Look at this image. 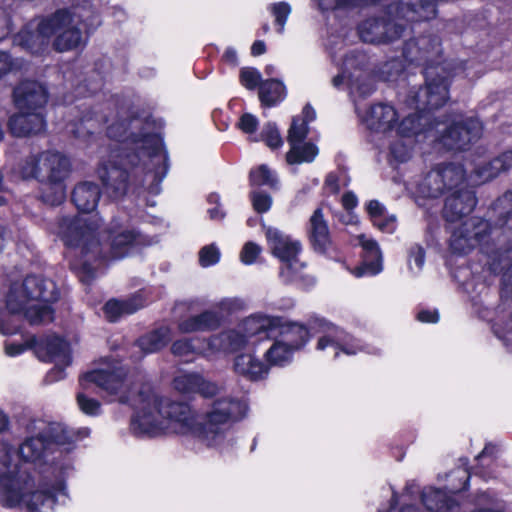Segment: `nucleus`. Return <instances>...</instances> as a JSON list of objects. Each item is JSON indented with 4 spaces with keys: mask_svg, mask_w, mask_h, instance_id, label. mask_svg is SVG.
Returning <instances> with one entry per match:
<instances>
[{
    "mask_svg": "<svg viewBox=\"0 0 512 512\" xmlns=\"http://www.w3.org/2000/svg\"><path fill=\"white\" fill-rule=\"evenodd\" d=\"M152 126V121L140 117L108 125L107 135L117 146L102 157L97 169L108 197L120 199L137 185L151 194L160 192L168 171L167 153Z\"/></svg>",
    "mask_w": 512,
    "mask_h": 512,
    "instance_id": "obj_1",
    "label": "nucleus"
},
{
    "mask_svg": "<svg viewBox=\"0 0 512 512\" xmlns=\"http://www.w3.org/2000/svg\"><path fill=\"white\" fill-rule=\"evenodd\" d=\"M440 51V42L435 36H421L404 45L403 57L406 61L425 65L426 83L419 90L410 92L406 104L416 112L399 123L397 138L390 145V157L398 163L410 159L412 136L424 133L426 137H431L433 129L429 128L428 123L430 111L441 107L448 100V64H433Z\"/></svg>",
    "mask_w": 512,
    "mask_h": 512,
    "instance_id": "obj_2",
    "label": "nucleus"
},
{
    "mask_svg": "<svg viewBox=\"0 0 512 512\" xmlns=\"http://www.w3.org/2000/svg\"><path fill=\"white\" fill-rule=\"evenodd\" d=\"M101 219L95 215L63 217L57 234L64 244L79 250L80 259L73 262V269L81 270L88 277L94 276V262L100 259H122L150 241L141 233L114 222L107 231H101Z\"/></svg>",
    "mask_w": 512,
    "mask_h": 512,
    "instance_id": "obj_3",
    "label": "nucleus"
},
{
    "mask_svg": "<svg viewBox=\"0 0 512 512\" xmlns=\"http://www.w3.org/2000/svg\"><path fill=\"white\" fill-rule=\"evenodd\" d=\"M13 445L0 439V504L13 508L23 504L29 512H49L56 503L58 494H65V478L71 470V464L52 462L49 466L53 476L51 489L45 482L41 489L33 490L30 474L19 464H13Z\"/></svg>",
    "mask_w": 512,
    "mask_h": 512,
    "instance_id": "obj_4",
    "label": "nucleus"
},
{
    "mask_svg": "<svg viewBox=\"0 0 512 512\" xmlns=\"http://www.w3.org/2000/svg\"><path fill=\"white\" fill-rule=\"evenodd\" d=\"M58 299L55 283L38 275L27 276L21 285H13L6 300V310L0 315V333L14 335L22 331V319L30 324L53 320L51 303Z\"/></svg>",
    "mask_w": 512,
    "mask_h": 512,
    "instance_id": "obj_5",
    "label": "nucleus"
},
{
    "mask_svg": "<svg viewBox=\"0 0 512 512\" xmlns=\"http://www.w3.org/2000/svg\"><path fill=\"white\" fill-rule=\"evenodd\" d=\"M135 409L131 431L139 437H155L163 433L188 434L192 429V408L187 403L172 402L145 386L130 397Z\"/></svg>",
    "mask_w": 512,
    "mask_h": 512,
    "instance_id": "obj_6",
    "label": "nucleus"
},
{
    "mask_svg": "<svg viewBox=\"0 0 512 512\" xmlns=\"http://www.w3.org/2000/svg\"><path fill=\"white\" fill-rule=\"evenodd\" d=\"M465 179V171L460 164L438 165L429 171L417 184L415 194L420 198H438L453 191L446 199L443 214L450 223H457L468 216L477 204L473 191L458 189Z\"/></svg>",
    "mask_w": 512,
    "mask_h": 512,
    "instance_id": "obj_7",
    "label": "nucleus"
},
{
    "mask_svg": "<svg viewBox=\"0 0 512 512\" xmlns=\"http://www.w3.org/2000/svg\"><path fill=\"white\" fill-rule=\"evenodd\" d=\"M248 412L249 405L244 398L218 397L211 402L203 423L197 421L196 412L192 409V429L188 434L205 446L223 452L231 446V425L246 418Z\"/></svg>",
    "mask_w": 512,
    "mask_h": 512,
    "instance_id": "obj_8",
    "label": "nucleus"
},
{
    "mask_svg": "<svg viewBox=\"0 0 512 512\" xmlns=\"http://www.w3.org/2000/svg\"><path fill=\"white\" fill-rule=\"evenodd\" d=\"M236 329L240 340L239 350L255 346L266 339H273L296 352L310 339L308 328L303 324L264 313H254L246 317Z\"/></svg>",
    "mask_w": 512,
    "mask_h": 512,
    "instance_id": "obj_9",
    "label": "nucleus"
},
{
    "mask_svg": "<svg viewBox=\"0 0 512 512\" xmlns=\"http://www.w3.org/2000/svg\"><path fill=\"white\" fill-rule=\"evenodd\" d=\"M434 0H414L412 3H400L389 7L390 19L368 18L358 26V34L363 42L372 44L388 43L399 39L403 26L399 20L417 22L430 20L436 16Z\"/></svg>",
    "mask_w": 512,
    "mask_h": 512,
    "instance_id": "obj_10",
    "label": "nucleus"
},
{
    "mask_svg": "<svg viewBox=\"0 0 512 512\" xmlns=\"http://www.w3.org/2000/svg\"><path fill=\"white\" fill-rule=\"evenodd\" d=\"M71 171L70 160L60 152L44 151L27 157L20 167L23 179L36 178L43 184V202L55 206L66 198L65 180Z\"/></svg>",
    "mask_w": 512,
    "mask_h": 512,
    "instance_id": "obj_11",
    "label": "nucleus"
},
{
    "mask_svg": "<svg viewBox=\"0 0 512 512\" xmlns=\"http://www.w3.org/2000/svg\"><path fill=\"white\" fill-rule=\"evenodd\" d=\"M24 429L27 436L19 445V457L38 467L48 464L49 456L72 439L63 424L41 418L27 420Z\"/></svg>",
    "mask_w": 512,
    "mask_h": 512,
    "instance_id": "obj_12",
    "label": "nucleus"
},
{
    "mask_svg": "<svg viewBox=\"0 0 512 512\" xmlns=\"http://www.w3.org/2000/svg\"><path fill=\"white\" fill-rule=\"evenodd\" d=\"M490 219L495 222L493 236L497 240V250L489 253L493 271H503L504 291L512 292V191H506L491 205Z\"/></svg>",
    "mask_w": 512,
    "mask_h": 512,
    "instance_id": "obj_13",
    "label": "nucleus"
},
{
    "mask_svg": "<svg viewBox=\"0 0 512 512\" xmlns=\"http://www.w3.org/2000/svg\"><path fill=\"white\" fill-rule=\"evenodd\" d=\"M450 237L448 240L449 251L456 256H465L472 252L475 248L480 247L481 252L485 255V267L487 270L494 274L502 275V283L504 284V274L507 266L503 271H493L490 267V256L497 250V240L493 236L494 230L490 221L472 217L466 219L459 224H450Z\"/></svg>",
    "mask_w": 512,
    "mask_h": 512,
    "instance_id": "obj_14",
    "label": "nucleus"
},
{
    "mask_svg": "<svg viewBox=\"0 0 512 512\" xmlns=\"http://www.w3.org/2000/svg\"><path fill=\"white\" fill-rule=\"evenodd\" d=\"M266 238L272 254L281 262L279 275L284 282H314L304 273L305 263L299 258L302 251L300 241L276 228H268Z\"/></svg>",
    "mask_w": 512,
    "mask_h": 512,
    "instance_id": "obj_15",
    "label": "nucleus"
},
{
    "mask_svg": "<svg viewBox=\"0 0 512 512\" xmlns=\"http://www.w3.org/2000/svg\"><path fill=\"white\" fill-rule=\"evenodd\" d=\"M239 336L236 327L209 338H184L173 342L171 352L185 363L197 357H211L220 352L232 353L239 350Z\"/></svg>",
    "mask_w": 512,
    "mask_h": 512,
    "instance_id": "obj_16",
    "label": "nucleus"
},
{
    "mask_svg": "<svg viewBox=\"0 0 512 512\" xmlns=\"http://www.w3.org/2000/svg\"><path fill=\"white\" fill-rule=\"evenodd\" d=\"M428 123L433 129L431 137L448 150H467L483 133L481 122L474 117L453 120L445 125L440 122L432 124L431 120Z\"/></svg>",
    "mask_w": 512,
    "mask_h": 512,
    "instance_id": "obj_17",
    "label": "nucleus"
},
{
    "mask_svg": "<svg viewBox=\"0 0 512 512\" xmlns=\"http://www.w3.org/2000/svg\"><path fill=\"white\" fill-rule=\"evenodd\" d=\"M368 57L361 52L353 51L343 61V71L332 79L335 88L347 84L352 95L367 97L375 89L374 80L367 68Z\"/></svg>",
    "mask_w": 512,
    "mask_h": 512,
    "instance_id": "obj_18",
    "label": "nucleus"
},
{
    "mask_svg": "<svg viewBox=\"0 0 512 512\" xmlns=\"http://www.w3.org/2000/svg\"><path fill=\"white\" fill-rule=\"evenodd\" d=\"M309 325L320 334L316 343L317 351L333 358H337L340 352L352 356L365 351V347L357 339L325 319L315 318L309 321Z\"/></svg>",
    "mask_w": 512,
    "mask_h": 512,
    "instance_id": "obj_19",
    "label": "nucleus"
},
{
    "mask_svg": "<svg viewBox=\"0 0 512 512\" xmlns=\"http://www.w3.org/2000/svg\"><path fill=\"white\" fill-rule=\"evenodd\" d=\"M445 490L427 487L422 491L421 499L427 510L431 512H456L459 507L453 495L468 486L470 473L466 468H457L448 475Z\"/></svg>",
    "mask_w": 512,
    "mask_h": 512,
    "instance_id": "obj_20",
    "label": "nucleus"
},
{
    "mask_svg": "<svg viewBox=\"0 0 512 512\" xmlns=\"http://www.w3.org/2000/svg\"><path fill=\"white\" fill-rule=\"evenodd\" d=\"M93 383L101 388L114 400L129 403L133 395L129 382L126 380V370L117 361H109L103 367L92 370L84 375L82 384Z\"/></svg>",
    "mask_w": 512,
    "mask_h": 512,
    "instance_id": "obj_21",
    "label": "nucleus"
},
{
    "mask_svg": "<svg viewBox=\"0 0 512 512\" xmlns=\"http://www.w3.org/2000/svg\"><path fill=\"white\" fill-rule=\"evenodd\" d=\"M34 353L41 361L54 363V368L47 375L49 381L65 377L64 370L72 361L68 342L55 335L35 337Z\"/></svg>",
    "mask_w": 512,
    "mask_h": 512,
    "instance_id": "obj_22",
    "label": "nucleus"
},
{
    "mask_svg": "<svg viewBox=\"0 0 512 512\" xmlns=\"http://www.w3.org/2000/svg\"><path fill=\"white\" fill-rule=\"evenodd\" d=\"M359 117L367 129L373 133L387 134L397 129L398 113L389 104L378 103L371 105L365 111L356 108Z\"/></svg>",
    "mask_w": 512,
    "mask_h": 512,
    "instance_id": "obj_23",
    "label": "nucleus"
},
{
    "mask_svg": "<svg viewBox=\"0 0 512 512\" xmlns=\"http://www.w3.org/2000/svg\"><path fill=\"white\" fill-rule=\"evenodd\" d=\"M13 98L20 111H42L47 102V91L41 83L26 80L14 89Z\"/></svg>",
    "mask_w": 512,
    "mask_h": 512,
    "instance_id": "obj_24",
    "label": "nucleus"
},
{
    "mask_svg": "<svg viewBox=\"0 0 512 512\" xmlns=\"http://www.w3.org/2000/svg\"><path fill=\"white\" fill-rule=\"evenodd\" d=\"M357 240L363 251V261L360 266L352 270V274L358 278L379 274L383 270V264L378 243L364 234L359 235Z\"/></svg>",
    "mask_w": 512,
    "mask_h": 512,
    "instance_id": "obj_25",
    "label": "nucleus"
},
{
    "mask_svg": "<svg viewBox=\"0 0 512 512\" xmlns=\"http://www.w3.org/2000/svg\"><path fill=\"white\" fill-rule=\"evenodd\" d=\"M173 387L183 395L198 393L203 397L215 396L219 387L196 372H181L173 379Z\"/></svg>",
    "mask_w": 512,
    "mask_h": 512,
    "instance_id": "obj_26",
    "label": "nucleus"
},
{
    "mask_svg": "<svg viewBox=\"0 0 512 512\" xmlns=\"http://www.w3.org/2000/svg\"><path fill=\"white\" fill-rule=\"evenodd\" d=\"M8 126L14 136L22 137L44 131L46 120L43 111L19 110L10 118Z\"/></svg>",
    "mask_w": 512,
    "mask_h": 512,
    "instance_id": "obj_27",
    "label": "nucleus"
},
{
    "mask_svg": "<svg viewBox=\"0 0 512 512\" xmlns=\"http://www.w3.org/2000/svg\"><path fill=\"white\" fill-rule=\"evenodd\" d=\"M309 236L315 251L326 253L332 246L329 228L322 209H316L310 217Z\"/></svg>",
    "mask_w": 512,
    "mask_h": 512,
    "instance_id": "obj_28",
    "label": "nucleus"
},
{
    "mask_svg": "<svg viewBox=\"0 0 512 512\" xmlns=\"http://www.w3.org/2000/svg\"><path fill=\"white\" fill-rule=\"evenodd\" d=\"M234 371L248 380L264 379L269 372V366L251 353L238 355L234 360Z\"/></svg>",
    "mask_w": 512,
    "mask_h": 512,
    "instance_id": "obj_29",
    "label": "nucleus"
},
{
    "mask_svg": "<svg viewBox=\"0 0 512 512\" xmlns=\"http://www.w3.org/2000/svg\"><path fill=\"white\" fill-rule=\"evenodd\" d=\"M221 323V317L213 310H206L198 315H192L178 322L181 333L203 332L216 329Z\"/></svg>",
    "mask_w": 512,
    "mask_h": 512,
    "instance_id": "obj_30",
    "label": "nucleus"
},
{
    "mask_svg": "<svg viewBox=\"0 0 512 512\" xmlns=\"http://www.w3.org/2000/svg\"><path fill=\"white\" fill-rule=\"evenodd\" d=\"M100 195V189L96 183L85 181L74 188L72 198L79 211L90 213L96 208Z\"/></svg>",
    "mask_w": 512,
    "mask_h": 512,
    "instance_id": "obj_31",
    "label": "nucleus"
},
{
    "mask_svg": "<svg viewBox=\"0 0 512 512\" xmlns=\"http://www.w3.org/2000/svg\"><path fill=\"white\" fill-rule=\"evenodd\" d=\"M76 121H70L68 130L75 137L86 140L95 132H97L102 125V117H98L95 112L84 110L80 115H77Z\"/></svg>",
    "mask_w": 512,
    "mask_h": 512,
    "instance_id": "obj_32",
    "label": "nucleus"
},
{
    "mask_svg": "<svg viewBox=\"0 0 512 512\" xmlns=\"http://www.w3.org/2000/svg\"><path fill=\"white\" fill-rule=\"evenodd\" d=\"M145 301L142 294L133 295L131 298L126 300H109L104 306L105 316L109 321H116L123 315H129L136 312L138 309L143 307Z\"/></svg>",
    "mask_w": 512,
    "mask_h": 512,
    "instance_id": "obj_33",
    "label": "nucleus"
},
{
    "mask_svg": "<svg viewBox=\"0 0 512 512\" xmlns=\"http://www.w3.org/2000/svg\"><path fill=\"white\" fill-rule=\"evenodd\" d=\"M172 338V330L162 326L139 338L137 345L145 353H155L164 348Z\"/></svg>",
    "mask_w": 512,
    "mask_h": 512,
    "instance_id": "obj_34",
    "label": "nucleus"
},
{
    "mask_svg": "<svg viewBox=\"0 0 512 512\" xmlns=\"http://www.w3.org/2000/svg\"><path fill=\"white\" fill-rule=\"evenodd\" d=\"M289 146L286 161L290 165L311 163L319 153L318 147L311 142L302 141L289 144Z\"/></svg>",
    "mask_w": 512,
    "mask_h": 512,
    "instance_id": "obj_35",
    "label": "nucleus"
},
{
    "mask_svg": "<svg viewBox=\"0 0 512 512\" xmlns=\"http://www.w3.org/2000/svg\"><path fill=\"white\" fill-rule=\"evenodd\" d=\"M499 176L493 159L490 161L474 160L471 162V169L467 178L471 183L479 185L490 182Z\"/></svg>",
    "mask_w": 512,
    "mask_h": 512,
    "instance_id": "obj_36",
    "label": "nucleus"
},
{
    "mask_svg": "<svg viewBox=\"0 0 512 512\" xmlns=\"http://www.w3.org/2000/svg\"><path fill=\"white\" fill-rule=\"evenodd\" d=\"M286 97L285 85L278 80L263 81L259 87V99L262 105L273 106Z\"/></svg>",
    "mask_w": 512,
    "mask_h": 512,
    "instance_id": "obj_37",
    "label": "nucleus"
},
{
    "mask_svg": "<svg viewBox=\"0 0 512 512\" xmlns=\"http://www.w3.org/2000/svg\"><path fill=\"white\" fill-rule=\"evenodd\" d=\"M294 351L283 343L274 340L271 347L265 353L266 361L272 366H285L292 361Z\"/></svg>",
    "mask_w": 512,
    "mask_h": 512,
    "instance_id": "obj_38",
    "label": "nucleus"
},
{
    "mask_svg": "<svg viewBox=\"0 0 512 512\" xmlns=\"http://www.w3.org/2000/svg\"><path fill=\"white\" fill-rule=\"evenodd\" d=\"M277 177L266 165H261L250 172V183L252 186L276 187Z\"/></svg>",
    "mask_w": 512,
    "mask_h": 512,
    "instance_id": "obj_39",
    "label": "nucleus"
},
{
    "mask_svg": "<svg viewBox=\"0 0 512 512\" xmlns=\"http://www.w3.org/2000/svg\"><path fill=\"white\" fill-rule=\"evenodd\" d=\"M214 311L218 313L221 319L232 313H236L245 308V302L238 297L223 298L214 304Z\"/></svg>",
    "mask_w": 512,
    "mask_h": 512,
    "instance_id": "obj_40",
    "label": "nucleus"
},
{
    "mask_svg": "<svg viewBox=\"0 0 512 512\" xmlns=\"http://www.w3.org/2000/svg\"><path fill=\"white\" fill-rule=\"evenodd\" d=\"M25 62L20 58H12L10 54L0 51V79L23 69Z\"/></svg>",
    "mask_w": 512,
    "mask_h": 512,
    "instance_id": "obj_41",
    "label": "nucleus"
},
{
    "mask_svg": "<svg viewBox=\"0 0 512 512\" xmlns=\"http://www.w3.org/2000/svg\"><path fill=\"white\" fill-rule=\"evenodd\" d=\"M309 128L306 120H300L299 117H294L291 127L288 131V143L302 142L306 139Z\"/></svg>",
    "mask_w": 512,
    "mask_h": 512,
    "instance_id": "obj_42",
    "label": "nucleus"
},
{
    "mask_svg": "<svg viewBox=\"0 0 512 512\" xmlns=\"http://www.w3.org/2000/svg\"><path fill=\"white\" fill-rule=\"evenodd\" d=\"M269 10L275 17V24L277 25L278 33L282 34L286 21L291 13V6L286 2H278L272 4Z\"/></svg>",
    "mask_w": 512,
    "mask_h": 512,
    "instance_id": "obj_43",
    "label": "nucleus"
},
{
    "mask_svg": "<svg viewBox=\"0 0 512 512\" xmlns=\"http://www.w3.org/2000/svg\"><path fill=\"white\" fill-rule=\"evenodd\" d=\"M35 336L27 337L23 342L18 343L12 340H6L4 343L5 354L9 357L21 355L27 349L34 350Z\"/></svg>",
    "mask_w": 512,
    "mask_h": 512,
    "instance_id": "obj_44",
    "label": "nucleus"
},
{
    "mask_svg": "<svg viewBox=\"0 0 512 512\" xmlns=\"http://www.w3.org/2000/svg\"><path fill=\"white\" fill-rule=\"evenodd\" d=\"M221 253L215 244L202 247L199 251V264L206 268L217 264L220 261Z\"/></svg>",
    "mask_w": 512,
    "mask_h": 512,
    "instance_id": "obj_45",
    "label": "nucleus"
},
{
    "mask_svg": "<svg viewBox=\"0 0 512 512\" xmlns=\"http://www.w3.org/2000/svg\"><path fill=\"white\" fill-rule=\"evenodd\" d=\"M240 82L245 88L253 90L262 83L261 73L253 67H244L240 70Z\"/></svg>",
    "mask_w": 512,
    "mask_h": 512,
    "instance_id": "obj_46",
    "label": "nucleus"
},
{
    "mask_svg": "<svg viewBox=\"0 0 512 512\" xmlns=\"http://www.w3.org/2000/svg\"><path fill=\"white\" fill-rule=\"evenodd\" d=\"M77 404L79 409L86 415L98 416L101 413V404L99 401L86 396L84 393L77 394Z\"/></svg>",
    "mask_w": 512,
    "mask_h": 512,
    "instance_id": "obj_47",
    "label": "nucleus"
},
{
    "mask_svg": "<svg viewBox=\"0 0 512 512\" xmlns=\"http://www.w3.org/2000/svg\"><path fill=\"white\" fill-rule=\"evenodd\" d=\"M261 136L262 139L266 142L267 146L272 149L278 148L283 144L277 127L272 123H268L264 126Z\"/></svg>",
    "mask_w": 512,
    "mask_h": 512,
    "instance_id": "obj_48",
    "label": "nucleus"
},
{
    "mask_svg": "<svg viewBox=\"0 0 512 512\" xmlns=\"http://www.w3.org/2000/svg\"><path fill=\"white\" fill-rule=\"evenodd\" d=\"M261 253V247L254 242H247L241 252H240V260L245 265L253 264L259 254Z\"/></svg>",
    "mask_w": 512,
    "mask_h": 512,
    "instance_id": "obj_49",
    "label": "nucleus"
},
{
    "mask_svg": "<svg viewBox=\"0 0 512 512\" xmlns=\"http://www.w3.org/2000/svg\"><path fill=\"white\" fill-rule=\"evenodd\" d=\"M492 159L499 175L508 173L512 169V150H505Z\"/></svg>",
    "mask_w": 512,
    "mask_h": 512,
    "instance_id": "obj_50",
    "label": "nucleus"
},
{
    "mask_svg": "<svg viewBox=\"0 0 512 512\" xmlns=\"http://www.w3.org/2000/svg\"><path fill=\"white\" fill-rule=\"evenodd\" d=\"M251 200H252L254 209L258 213L267 212L270 209L271 204H272L271 197L268 194L262 193V192H253L251 194Z\"/></svg>",
    "mask_w": 512,
    "mask_h": 512,
    "instance_id": "obj_51",
    "label": "nucleus"
},
{
    "mask_svg": "<svg viewBox=\"0 0 512 512\" xmlns=\"http://www.w3.org/2000/svg\"><path fill=\"white\" fill-rule=\"evenodd\" d=\"M474 504L477 505L478 508L472 512H501L489 507L494 504V498L486 492L476 494L474 497Z\"/></svg>",
    "mask_w": 512,
    "mask_h": 512,
    "instance_id": "obj_52",
    "label": "nucleus"
},
{
    "mask_svg": "<svg viewBox=\"0 0 512 512\" xmlns=\"http://www.w3.org/2000/svg\"><path fill=\"white\" fill-rule=\"evenodd\" d=\"M402 71V64L398 60H392L384 65L381 74L384 80L395 81Z\"/></svg>",
    "mask_w": 512,
    "mask_h": 512,
    "instance_id": "obj_53",
    "label": "nucleus"
},
{
    "mask_svg": "<svg viewBox=\"0 0 512 512\" xmlns=\"http://www.w3.org/2000/svg\"><path fill=\"white\" fill-rule=\"evenodd\" d=\"M238 127L246 134H253L257 130L258 120L254 115L245 113L241 116Z\"/></svg>",
    "mask_w": 512,
    "mask_h": 512,
    "instance_id": "obj_54",
    "label": "nucleus"
},
{
    "mask_svg": "<svg viewBox=\"0 0 512 512\" xmlns=\"http://www.w3.org/2000/svg\"><path fill=\"white\" fill-rule=\"evenodd\" d=\"M425 262V252L422 247L416 245L410 250V258L409 263L410 267L413 268L415 266L418 271H420Z\"/></svg>",
    "mask_w": 512,
    "mask_h": 512,
    "instance_id": "obj_55",
    "label": "nucleus"
},
{
    "mask_svg": "<svg viewBox=\"0 0 512 512\" xmlns=\"http://www.w3.org/2000/svg\"><path fill=\"white\" fill-rule=\"evenodd\" d=\"M373 225L377 227L380 231L385 233H392L396 228V219L393 215L381 217L378 221L373 222Z\"/></svg>",
    "mask_w": 512,
    "mask_h": 512,
    "instance_id": "obj_56",
    "label": "nucleus"
},
{
    "mask_svg": "<svg viewBox=\"0 0 512 512\" xmlns=\"http://www.w3.org/2000/svg\"><path fill=\"white\" fill-rule=\"evenodd\" d=\"M366 209L372 222L378 221V219L384 217L386 213L385 207L377 200L369 201Z\"/></svg>",
    "mask_w": 512,
    "mask_h": 512,
    "instance_id": "obj_57",
    "label": "nucleus"
},
{
    "mask_svg": "<svg viewBox=\"0 0 512 512\" xmlns=\"http://www.w3.org/2000/svg\"><path fill=\"white\" fill-rule=\"evenodd\" d=\"M325 183L330 191L337 193L340 190L341 185H347V180L344 174L338 176L336 174L331 173L327 176Z\"/></svg>",
    "mask_w": 512,
    "mask_h": 512,
    "instance_id": "obj_58",
    "label": "nucleus"
},
{
    "mask_svg": "<svg viewBox=\"0 0 512 512\" xmlns=\"http://www.w3.org/2000/svg\"><path fill=\"white\" fill-rule=\"evenodd\" d=\"M10 14L6 9L0 8V41L4 39L12 30Z\"/></svg>",
    "mask_w": 512,
    "mask_h": 512,
    "instance_id": "obj_59",
    "label": "nucleus"
},
{
    "mask_svg": "<svg viewBox=\"0 0 512 512\" xmlns=\"http://www.w3.org/2000/svg\"><path fill=\"white\" fill-rule=\"evenodd\" d=\"M220 196L217 193H211L208 196L209 204H215L216 206L208 209V213L211 219L218 220L224 217V213L219 208Z\"/></svg>",
    "mask_w": 512,
    "mask_h": 512,
    "instance_id": "obj_60",
    "label": "nucleus"
},
{
    "mask_svg": "<svg viewBox=\"0 0 512 512\" xmlns=\"http://www.w3.org/2000/svg\"><path fill=\"white\" fill-rule=\"evenodd\" d=\"M417 319L423 323H436L439 315L436 310H422L417 314Z\"/></svg>",
    "mask_w": 512,
    "mask_h": 512,
    "instance_id": "obj_61",
    "label": "nucleus"
},
{
    "mask_svg": "<svg viewBox=\"0 0 512 512\" xmlns=\"http://www.w3.org/2000/svg\"><path fill=\"white\" fill-rule=\"evenodd\" d=\"M65 431L67 432V434L69 436L72 437L71 441L67 442L66 445H70V444H72L73 442H75L77 440H81V439H83L85 437H88L89 434H90V429L87 428V427L80 428L77 431L68 430L65 427Z\"/></svg>",
    "mask_w": 512,
    "mask_h": 512,
    "instance_id": "obj_62",
    "label": "nucleus"
},
{
    "mask_svg": "<svg viewBox=\"0 0 512 512\" xmlns=\"http://www.w3.org/2000/svg\"><path fill=\"white\" fill-rule=\"evenodd\" d=\"M357 203H358L357 197L352 192H346L342 196V205L347 211L354 209L357 206Z\"/></svg>",
    "mask_w": 512,
    "mask_h": 512,
    "instance_id": "obj_63",
    "label": "nucleus"
},
{
    "mask_svg": "<svg viewBox=\"0 0 512 512\" xmlns=\"http://www.w3.org/2000/svg\"><path fill=\"white\" fill-rule=\"evenodd\" d=\"M298 117L300 118V120H306L307 124H309L315 119L316 113L315 110L310 105H306L302 110L301 116Z\"/></svg>",
    "mask_w": 512,
    "mask_h": 512,
    "instance_id": "obj_64",
    "label": "nucleus"
}]
</instances>
